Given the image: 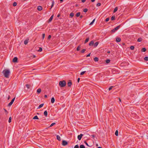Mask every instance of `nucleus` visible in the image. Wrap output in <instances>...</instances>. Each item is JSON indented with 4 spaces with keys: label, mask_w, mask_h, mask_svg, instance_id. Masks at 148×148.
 I'll return each instance as SVG.
<instances>
[{
    "label": "nucleus",
    "mask_w": 148,
    "mask_h": 148,
    "mask_svg": "<svg viewBox=\"0 0 148 148\" xmlns=\"http://www.w3.org/2000/svg\"><path fill=\"white\" fill-rule=\"evenodd\" d=\"M11 119H12V118L11 117H9V120H8V122L9 123H10L11 122Z\"/></svg>",
    "instance_id": "nucleus-45"
},
{
    "label": "nucleus",
    "mask_w": 148,
    "mask_h": 148,
    "mask_svg": "<svg viewBox=\"0 0 148 148\" xmlns=\"http://www.w3.org/2000/svg\"><path fill=\"white\" fill-rule=\"evenodd\" d=\"M60 16V14H58V15H57V17H59Z\"/></svg>",
    "instance_id": "nucleus-57"
},
{
    "label": "nucleus",
    "mask_w": 148,
    "mask_h": 148,
    "mask_svg": "<svg viewBox=\"0 0 148 148\" xmlns=\"http://www.w3.org/2000/svg\"><path fill=\"white\" fill-rule=\"evenodd\" d=\"M57 139L59 141H60L61 140V138L60 136L59 135L57 136Z\"/></svg>",
    "instance_id": "nucleus-17"
},
{
    "label": "nucleus",
    "mask_w": 148,
    "mask_h": 148,
    "mask_svg": "<svg viewBox=\"0 0 148 148\" xmlns=\"http://www.w3.org/2000/svg\"><path fill=\"white\" fill-rule=\"evenodd\" d=\"M2 72L5 77L6 78L9 77V75L10 73V71L9 70L5 69Z\"/></svg>",
    "instance_id": "nucleus-1"
},
{
    "label": "nucleus",
    "mask_w": 148,
    "mask_h": 148,
    "mask_svg": "<svg viewBox=\"0 0 148 148\" xmlns=\"http://www.w3.org/2000/svg\"><path fill=\"white\" fill-rule=\"evenodd\" d=\"M109 18H107L106 19L105 21L106 22H108L109 21Z\"/></svg>",
    "instance_id": "nucleus-49"
},
{
    "label": "nucleus",
    "mask_w": 148,
    "mask_h": 148,
    "mask_svg": "<svg viewBox=\"0 0 148 148\" xmlns=\"http://www.w3.org/2000/svg\"><path fill=\"white\" fill-rule=\"evenodd\" d=\"M15 97H14L12 99L11 101L8 104V106H10L12 105L15 100Z\"/></svg>",
    "instance_id": "nucleus-5"
},
{
    "label": "nucleus",
    "mask_w": 148,
    "mask_h": 148,
    "mask_svg": "<svg viewBox=\"0 0 148 148\" xmlns=\"http://www.w3.org/2000/svg\"><path fill=\"white\" fill-rule=\"evenodd\" d=\"M55 124H56V123H52L51 125H50L49 126V127H48V128H46V129H47L48 128H49V127H52V126H53V125H55Z\"/></svg>",
    "instance_id": "nucleus-20"
},
{
    "label": "nucleus",
    "mask_w": 148,
    "mask_h": 148,
    "mask_svg": "<svg viewBox=\"0 0 148 148\" xmlns=\"http://www.w3.org/2000/svg\"><path fill=\"white\" fill-rule=\"evenodd\" d=\"M37 9L39 11H41L42 9V8L41 6H38V7Z\"/></svg>",
    "instance_id": "nucleus-15"
},
{
    "label": "nucleus",
    "mask_w": 148,
    "mask_h": 148,
    "mask_svg": "<svg viewBox=\"0 0 148 148\" xmlns=\"http://www.w3.org/2000/svg\"><path fill=\"white\" fill-rule=\"evenodd\" d=\"M86 51V49H82L81 51V53H84L85 52V51Z\"/></svg>",
    "instance_id": "nucleus-37"
},
{
    "label": "nucleus",
    "mask_w": 148,
    "mask_h": 148,
    "mask_svg": "<svg viewBox=\"0 0 148 148\" xmlns=\"http://www.w3.org/2000/svg\"><path fill=\"white\" fill-rule=\"evenodd\" d=\"M28 40H25V41H24V44L25 45H27V43H28Z\"/></svg>",
    "instance_id": "nucleus-28"
},
{
    "label": "nucleus",
    "mask_w": 148,
    "mask_h": 148,
    "mask_svg": "<svg viewBox=\"0 0 148 148\" xmlns=\"http://www.w3.org/2000/svg\"><path fill=\"white\" fill-rule=\"evenodd\" d=\"M68 144V142L66 140H63L62 141V145L64 146L67 145Z\"/></svg>",
    "instance_id": "nucleus-4"
},
{
    "label": "nucleus",
    "mask_w": 148,
    "mask_h": 148,
    "mask_svg": "<svg viewBox=\"0 0 148 148\" xmlns=\"http://www.w3.org/2000/svg\"><path fill=\"white\" fill-rule=\"evenodd\" d=\"M86 72V71H83L81 72L80 73V75H82L84 74Z\"/></svg>",
    "instance_id": "nucleus-33"
},
{
    "label": "nucleus",
    "mask_w": 148,
    "mask_h": 148,
    "mask_svg": "<svg viewBox=\"0 0 148 148\" xmlns=\"http://www.w3.org/2000/svg\"><path fill=\"white\" fill-rule=\"evenodd\" d=\"M144 60L145 61H148V57H146L144 58Z\"/></svg>",
    "instance_id": "nucleus-43"
},
{
    "label": "nucleus",
    "mask_w": 148,
    "mask_h": 148,
    "mask_svg": "<svg viewBox=\"0 0 148 148\" xmlns=\"http://www.w3.org/2000/svg\"><path fill=\"white\" fill-rule=\"evenodd\" d=\"M117 10H118V7H116L115 8L113 12L114 13L115 12H116L117 11Z\"/></svg>",
    "instance_id": "nucleus-26"
},
{
    "label": "nucleus",
    "mask_w": 148,
    "mask_h": 148,
    "mask_svg": "<svg viewBox=\"0 0 148 148\" xmlns=\"http://www.w3.org/2000/svg\"><path fill=\"white\" fill-rule=\"evenodd\" d=\"M72 85L71 81L70 80L69 81V82L67 83V85L68 86L71 87Z\"/></svg>",
    "instance_id": "nucleus-8"
},
{
    "label": "nucleus",
    "mask_w": 148,
    "mask_h": 148,
    "mask_svg": "<svg viewBox=\"0 0 148 148\" xmlns=\"http://www.w3.org/2000/svg\"><path fill=\"white\" fill-rule=\"evenodd\" d=\"M134 46H131L130 47V49L131 50H134Z\"/></svg>",
    "instance_id": "nucleus-34"
},
{
    "label": "nucleus",
    "mask_w": 148,
    "mask_h": 148,
    "mask_svg": "<svg viewBox=\"0 0 148 148\" xmlns=\"http://www.w3.org/2000/svg\"><path fill=\"white\" fill-rule=\"evenodd\" d=\"M115 19V16H112L111 18V20L112 21H113Z\"/></svg>",
    "instance_id": "nucleus-30"
},
{
    "label": "nucleus",
    "mask_w": 148,
    "mask_h": 148,
    "mask_svg": "<svg viewBox=\"0 0 148 148\" xmlns=\"http://www.w3.org/2000/svg\"><path fill=\"white\" fill-rule=\"evenodd\" d=\"M115 134L116 136H118V132L117 130H116L115 133Z\"/></svg>",
    "instance_id": "nucleus-35"
},
{
    "label": "nucleus",
    "mask_w": 148,
    "mask_h": 148,
    "mask_svg": "<svg viewBox=\"0 0 148 148\" xmlns=\"http://www.w3.org/2000/svg\"><path fill=\"white\" fill-rule=\"evenodd\" d=\"M54 1H52V4H51V7L50 8V10H51V8H52L54 6Z\"/></svg>",
    "instance_id": "nucleus-22"
},
{
    "label": "nucleus",
    "mask_w": 148,
    "mask_h": 148,
    "mask_svg": "<svg viewBox=\"0 0 148 148\" xmlns=\"http://www.w3.org/2000/svg\"><path fill=\"white\" fill-rule=\"evenodd\" d=\"M42 51V49L41 47H39V49L38 50V51L39 52H41Z\"/></svg>",
    "instance_id": "nucleus-41"
},
{
    "label": "nucleus",
    "mask_w": 148,
    "mask_h": 148,
    "mask_svg": "<svg viewBox=\"0 0 148 148\" xmlns=\"http://www.w3.org/2000/svg\"><path fill=\"white\" fill-rule=\"evenodd\" d=\"M110 60L107 59L106 60V62L107 63H108L110 62Z\"/></svg>",
    "instance_id": "nucleus-36"
},
{
    "label": "nucleus",
    "mask_w": 148,
    "mask_h": 148,
    "mask_svg": "<svg viewBox=\"0 0 148 148\" xmlns=\"http://www.w3.org/2000/svg\"><path fill=\"white\" fill-rule=\"evenodd\" d=\"M80 45H79L78 46L77 48V51H79V50L80 49Z\"/></svg>",
    "instance_id": "nucleus-31"
},
{
    "label": "nucleus",
    "mask_w": 148,
    "mask_h": 148,
    "mask_svg": "<svg viewBox=\"0 0 148 148\" xmlns=\"http://www.w3.org/2000/svg\"><path fill=\"white\" fill-rule=\"evenodd\" d=\"M84 143L88 146L90 147H91L92 146L91 145H89L88 143H87V142L86 141H84Z\"/></svg>",
    "instance_id": "nucleus-38"
},
{
    "label": "nucleus",
    "mask_w": 148,
    "mask_h": 148,
    "mask_svg": "<svg viewBox=\"0 0 148 148\" xmlns=\"http://www.w3.org/2000/svg\"><path fill=\"white\" fill-rule=\"evenodd\" d=\"M55 100L54 97H53L51 98V103H53L55 101Z\"/></svg>",
    "instance_id": "nucleus-16"
},
{
    "label": "nucleus",
    "mask_w": 148,
    "mask_h": 148,
    "mask_svg": "<svg viewBox=\"0 0 148 148\" xmlns=\"http://www.w3.org/2000/svg\"><path fill=\"white\" fill-rule=\"evenodd\" d=\"M44 97H45V98H47V95H45L44 96Z\"/></svg>",
    "instance_id": "nucleus-61"
},
{
    "label": "nucleus",
    "mask_w": 148,
    "mask_h": 148,
    "mask_svg": "<svg viewBox=\"0 0 148 148\" xmlns=\"http://www.w3.org/2000/svg\"><path fill=\"white\" fill-rule=\"evenodd\" d=\"M99 43V42H96L94 44V43L93 46H94V47H97V46L98 45Z\"/></svg>",
    "instance_id": "nucleus-11"
},
{
    "label": "nucleus",
    "mask_w": 148,
    "mask_h": 148,
    "mask_svg": "<svg viewBox=\"0 0 148 148\" xmlns=\"http://www.w3.org/2000/svg\"><path fill=\"white\" fill-rule=\"evenodd\" d=\"M12 62H18V58L17 57H15L13 59Z\"/></svg>",
    "instance_id": "nucleus-7"
},
{
    "label": "nucleus",
    "mask_w": 148,
    "mask_h": 148,
    "mask_svg": "<svg viewBox=\"0 0 148 148\" xmlns=\"http://www.w3.org/2000/svg\"><path fill=\"white\" fill-rule=\"evenodd\" d=\"M74 148H79V146L77 145H76L75 146Z\"/></svg>",
    "instance_id": "nucleus-48"
},
{
    "label": "nucleus",
    "mask_w": 148,
    "mask_h": 148,
    "mask_svg": "<svg viewBox=\"0 0 148 148\" xmlns=\"http://www.w3.org/2000/svg\"><path fill=\"white\" fill-rule=\"evenodd\" d=\"M51 36L50 35H49L48 36V39H50L51 38Z\"/></svg>",
    "instance_id": "nucleus-53"
},
{
    "label": "nucleus",
    "mask_w": 148,
    "mask_h": 148,
    "mask_svg": "<svg viewBox=\"0 0 148 148\" xmlns=\"http://www.w3.org/2000/svg\"><path fill=\"white\" fill-rule=\"evenodd\" d=\"M101 5V4L100 3H97V6H100Z\"/></svg>",
    "instance_id": "nucleus-51"
},
{
    "label": "nucleus",
    "mask_w": 148,
    "mask_h": 148,
    "mask_svg": "<svg viewBox=\"0 0 148 148\" xmlns=\"http://www.w3.org/2000/svg\"><path fill=\"white\" fill-rule=\"evenodd\" d=\"M120 26L121 25H120L117 26L116 27L114 28L111 31V32L113 33L115 32L117 30L119 29L120 28Z\"/></svg>",
    "instance_id": "nucleus-3"
},
{
    "label": "nucleus",
    "mask_w": 148,
    "mask_h": 148,
    "mask_svg": "<svg viewBox=\"0 0 148 148\" xmlns=\"http://www.w3.org/2000/svg\"><path fill=\"white\" fill-rule=\"evenodd\" d=\"M13 5L14 6H15L17 5V3L16 2H14L13 3Z\"/></svg>",
    "instance_id": "nucleus-42"
},
{
    "label": "nucleus",
    "mask_w": 148,
    "mask_h": 148,
    "mask_svg": "<svg viewBox=\"0 0 148 148\" xmlns=\"http://www.w3.org/2000/svg\"><path fill=\"white\" fill-rule=\"evenodd\" d=\"M61 3H62L63 1V0H60Z\"/></svg>",
    "instance_id": "nucleus-63"
},
{
    "label": "nucleus",
    "mask_w": 148,
    "mask_h": 148,
    "mask_svg": "<svg viewBox=\"0 0 148 148\" xmlns=\"http://www.w3.org/2000/svg\"><path fill=\"white\" fill-rule=\"evenodd\" d=\"M83 136V135L82 134H81L79 135L78 136L77 138L79 140H80Z\"/></svg>",
    "instance_id": "nucleus-6"
},
{
    "label": "nucleus",
    "mask_w": 148,
    "mask_h": 148,
    "mask_svg": "<svg viewBox=\"0 0 148 148\" xmlns=\"http://www.w3.org/2000/svg\"><path fill=\"white\" fill-rule=\"evenodd\" d=\"M142 39L141 38H139L137 40V41L138 42H140L142 41Z\"/></svg>",
    "instance_id": "nucleus-29"
},
{
    "label": "nucleus",
    "mask_w": 148,
    "mask_h": 148,
    "mask_svg": "<svg viewBox=\"0 0 148 148\" xmlns=\"http://www.w3.org/2000/svg\"><path fill=\"white\" fill-rule=\"evenodd\" d=\"M10 96L9 95L8 97V100H9L10 99Z\"/></svg>",
    "instance_id": "nucleus-62"
},
{
    "label": "nucleus",
    "mask_w": 148,
    "mask_h": 148,
    "mask_svg": "<svg viewBox=\"0 0 148 148\" xmlns=\"http://www.w3.org/2000/svg\"><path fill=\"white\" fill-rule=\"evenodd\" d=\"M66 82L64 80L60 81L59 82V85L61 87H64L66 85Z\"/></svg>",
    "instance_id": "nucleus-2"
},
{
    "label": "nucleus",
    "mask_w": 148,
    "mask_h": 148,
    "mask_svg": "<svg viewBox=\"0 0 148 148\" xmlns=\"http://www.w3.org/2000/svg\"><path fill=\"white\" fill-rule=\"evenodd\" d=\"M97 148H102L101 147H98Z\"/></svg>",
    "instance_id": "nucleus-64"
},
{
    "label": "nucleus",
    "mask_w": 148,
    "mask_h": 148,
    "mask_svg": "<svg viewBox=\"0 0 148 148\" xmlns=\"http://www.w3.org/2000/svg\"><path fill=\"white\" fill-rule=\"evenodd\" d=\"M121 40V38L119 37H116V41L117 42H120Z\"/></svg>",
    "instance_id": "nucleus-9"
},
{
    "label": "nucleus",
    "mask_w": 148,
    "mask_h": 148,
    "mask_svg": "<svg viewBox=\"0 0 148 148\" xmlns=\"http://www.w3.org/2000/svg\"><path fill=\"white\" fill-rule=\"evenodd\" d=\"M45 34H42V39H43L45 38Z\"/></svg>",
    "instance_id": "nucleus-47"
},
{
    "label": "nucleus",
    "mask_w": 148,
    "mask_h": 148,
    "mask_svg": "<svg viewBox=\"0 0 148 148\" xmlns=\"http://www.w3.org/2000/svg\"><path fill=\"white\" fill-rule=\"evenodd\" d=\"M95 20V19H93L92 21V22H91V23L90 24V25H92L94 22Z\"/></svg>",
    "instance_id": "nucleus-40"
},
{
    "label": "nucleus",
    "mask_w": 148,
    "mask_h": 148,
    "mask_svg": "<svg viewBox=\"0 0 148 148\" xmlns=\"http://www.w3.org/2000/svg\"><path fill=\"white\" fill-rule=\"evenodd\" d=\"M53 15L51 16L49 18V20H48L49 21V22L51 21L52 20L53 18Z\"/></svg>",
    "instance_id": "nucleus-13"
},
{
    "label": "nucleus",
    "mask_w": 148,
    "mask_h": 148,
    "mask_svg": "<svg viewBox=\"0 0 148 148\" xmlns=\"http://www.w3.org/2000/svg\"><path fill=\"white\" fill-rule=\"evenodd\" d=\"M110 53V51H107V53Z\"/></svg>",
    "instance_id": "nucleus-59"
},
{
    "label": "nucleus",
    "mask_w": 148,
    "mask_h": 148,
    "mask_svg": "<svg viewBox=\"0 0 148 148\" xmlns=\"http://www.w3.org/2000/svg\"><path fill=\"white\" fill-rule=\"evenodd\" d=\"M94 41L93 40L91 41L89 43V45L90 46H92L94 45Z\"/></svg>",
    "instance_id": "nucleus-10"
},
{
    "label": "nucleus",
    "mask_w": 148,
    "mask_h": 148,
    "mask_svg": "<svg viewBox=\"0 0 148 148\" xmlns=\"http://www.w3.org/2000/svg\"><path fill=\"white\" fill-rule=\"evenodd\" d=\"M146 51V49L145 48H143L141 50V51H142V52H145Z\"/></svg>",
    "instance_id": "nucleus-23"
},
{
    "label": "nucleus",
    "mask_w": 148,
    "mask_h": 148,
    "mask_svg": "<svg viewBox=\"0 0 148 148\" xmlns=\"http://www.w3.org/2000/svg\"><path fill=\"white\" fill-rule=\"evenodd\" d=\"M114 86H111L108 89V90L109 91L111 90L113 88Z\"/></svg>",
    "instance_id": "nucleus-39"
},
{
    "label": "nucleus",
    "mask_w": 148,
    "mask_h": 148,
    "mask_svg": "<svg viewBox=\"0 0 148 148\" xmlns=\"http://www.w3.org/2000/svg\"><path fill=\"white\" fill-rule=\"evenodd\" d=\"M47 110H46L44 111V115L46 117H47Z\"/></svg>",
    "instance_id": "nucleus-12"
},
{
    "label": "nucleus",
    "mask_w": 148,
    "mask_h": 148,
    "mask_svg": "<svg viewBox=\"0 0 148 148\" xmlns=\"http://www.w3.org/2000/svg\"><path fill=\"white\" fill-rule=\"evenodd\" d=\"M86 1V0H82V3H84Z\"/></svg>",
    "instance_id": "nucleus-55"
},
{
    "label": "nucleus",
    "mask_w": 148,
    "mask_h": 148,
    "mask_svg": "<svg viewBox=\"0 0 148 148\" xmlns=\"http://www.w3.org/2000/svg\"><path fill=\"white\" fill-rule=\"evenodd\" d=\"M43 105H44V104L43 103L41 104H40L39 106L38 107V109H39V108H42L43 106Z\"/></svg>",
    "instance_id": "nucleus-19"
},
{
    "label": "nucleus",
    "mask_w": 148,
    "mask_h": 148,
    "mask_svg": "<svg viewBox=\"0 0 148 148\" xmlns=\"http://www.w3.org/2000/svg\"><path fill=\"white\" fill-rule=\"evenodd\" d=\"M95 0H91V1L92 2H94Z\"/></svg>",
    "instance_id": "nucleus-60"
},
{
    "label": "nucleus",
    "mask_w": 148,
    "mask_h": 148,
    "mask_svg": "<svg viewBox=\"0 0 148 148\" xmlns=\"http://www.w3.org/2000/svg\"><path fill=\"white\" fill-rule=\"evenodd\" d=\"M80 12H78V13H77L75 15L76 16H77V17H79V16H80Z\"/></svg>",
    "instance_id": "nucleus-25"
},
{
    "label": "nucleus",
    "mask_w": 148,
    "mask_h": 148,
    "mask_svg": "<svg viewBox=\"0 0 148 148\" xmlns=\"http://www.w3.org/2000/svg\"><path fill=\"white\" fill-rule=\"evenodd\" d=\"M74 13L73 12H71L70 14V16L71 17H72L74 16Z\"/></svg>",
    "instance_id": "nucleus-32"
},
{
    "label": "nucleus",
    "mask_w": 148,
    "mask_h": 148,
    "mask_svg": "<svg viewBox=\"0 0 148 148\" xmlns=\"http://www.w3.org/2000/svg\"><path fill=\"white\" fill-rule=\"evenodd\" d=\"M33 119H39L38 118V116H35L33 118Z\"/></svg>",
    "instance_id": "nucleus-24"
},
{
    "label": "nucleus",
    "mask_w": 148,
    "mask_h": 148,
    "mask_svg": "<svg viewBox=\"0 0 148 148\" xmlns=\"http://www.w3.org/2000/svg\"><path fill=\"white\" fill-rule=\"evenodd\" d=\"M41 91V89L40 88L38 89L37 91V93L38 94L40 93Z\"/></svg>",
    "instance_id": "nucleus-14"
},
{
    "label": "nucleus",
    "mask_w": 148,
    "mask_h": 148,
    "mask_svg": "<svg viewBox=\"0 0 148 148\" xmlns=\"http://www.w3.org/2000/svg\"><path fill=\"white\" fill-rule=\"evenodd\" d=\"M83 16L82 15H80V18H82V17H83Z\"/></svg>",
    "instance_id": "nucleus-58"
},
{
    "label": "nucleus",
    "mask_w": 148,
    "mask_h": 148,
    "mask_svg": "<svg viewBox=\"0 0 148 148\" xmlns=\"http://www.w3.org/2000/svg\"><path fill=\"white\" fill-rule=\"evenodd\" d=\"M26 86L28 89H29V88L30 85L29 84H27L26 85Z\"/></svg>",
    "instance_id": "nucleus-44"
},
{
    "label": "nucleus",
    "mask_w": 148,
    "mask_h": 148,
    "mask_svg": "<svg viewBox=\"0 0 148 148\" xmlns=\"http://www.w3.org/2000/svg\"><path fill=\"white\" fill-rule=\"evenodd\" d=\"M95 136L94 134H92L91 135V137L93 138H95Z\"/></svg>",
    "instance_id": "nucleus-52"
},
{
    "label": "nucleus",
    "mask_w": 148,
    "mask_h": 148,
    "mask_svg": "<svg viewBox=\"0 0 148 148\" xmlns=\"http://www.w3.org/2000/svg\"><path fill=\"white\" fill-rule=\"evenodd\" d=\"M79 148H85V147L84 145H80Z\"/></svg>",
    "instance_id": "nucleus-27"
},
{
    "label": "nucleus",
    "mask_w": 148,
    "mask_h": 148,
    "mask_svg": "<svg viewBox=\"0 0 148 148\" xmlns=\"http://www.w3.org/2000/svg\"><path fill=\"white\" fill-rule=\"evenodd\" d=\"M88 9L87 8H85L83 10V11L84 12H86L88 11Z\"/></svg>",
    "instance_id": "nucleus-46"
},
{
    "label": "nucleus",
    "mask_w": 148,
    "mask_h": 148,
    "mask_svg": "<svg viewBox=\"0 0 148 148\" xmlns=\"http://www.w3.org/2000/svg\"><path fill=\"white\" fill-rule=\"evenodd\" d=\"M89 40V37H88L86 39V40H85V41L84 42V43L85 44L86 43H87V42H88V41Z\"/></svg>",
    "instance_id": "nucleus-18"
},
{
    "label": "nucleus",
    "mask_w": 148,
    "mask_h": 148,
    "mask_svg": "<svg viewBox=\"0 0 148 148\" xmlns=\"http://www.w3.org/2000/svg\"><path fill=\"white\" fill-rule=\"evenodd\" d=\"M79 81H80V78H78L77 79V82L78 83H79Z\"/></svg>",
    "instance_id": "nucleus-56"
},
{
    "label": "nucleus",
    "mask_w": 148,
    "mask_h": 148,
    "mask_svg": "<svg viewBox=\"0 0 148 148\" xmlns=\"http://www.w3.org/2000/svg\"><path fill=\"white\" fill-rule=\"evenodd\" d=\"M94 60L95 62H97V61H98L99 59H98V58L97 57H95V58H94Z\"/></svg>",
    "instance_id": "nucleus-21"
},
{
    "label": "nucleus",
    "mask_w": 148,
    "mask_h": 148,
    "mask_svg": "<svg viewBox=\"0 0 148 148\" xmlns=\"http://www.w3.org/2000/svg\"><path fill=\"white\" fill-rule=\"evenodd\" d=\"M90 53L88 54V55H87L86 56V57H88L90 56Z\"/></svg>",
    "instance_id": "nucleus-54"
},
{
    "label": "nucleus",
    "mask_w": 148,
    "mask_h": 148,
    "mask_svg": "<svg viewBox=\"0 0 148 148\" xmlns=\"http://www.w3.org/2000/svg\"><path fill=\"white\" fill-rule=\"evenodd\" d=\"M3 110H4L5 112H6V114H7L8 113V111L7 110H6L5 109V108H4L3 109Z\"/></svg>",
    "instance_id": "nucleus-50"
}]
</instances>
